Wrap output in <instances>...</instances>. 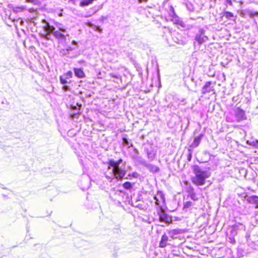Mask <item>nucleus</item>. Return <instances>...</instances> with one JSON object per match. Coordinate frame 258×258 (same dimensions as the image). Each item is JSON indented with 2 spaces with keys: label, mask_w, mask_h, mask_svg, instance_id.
Returning <instances> with one entry per match:
<instances>
[{
  "label": "nucleus",
  "mask_w": 258,
  "mask_h": 258,
  "mask_svg": "<svg viewBox=\"0 0 258 258\" xmlns=\"http://www.w3.org/2000/svg\"><path fill=\"white\" fill-rule=\"evenodd\" d=\"M122 162L123 160L121 158L117 161L112 159L109 160L107 162V171L105 173L106 177L111 179L122 180L126 173L125 163L120 165Z\"/></svg>",
  "instance_id": "nucleus-1"
},
{
  "label": "nucleus",
  "mask_w": 258,
  "mask_h": 258,
  "mask_svg": "<svg viewBox=\"0 0 258 258\" xmlns=\"http://www.w3.org/2000/svg\"><path fill=\"white\" fill-rule=\"evenodd\" d=\"M192 170L195 175L191 177L192 182L197 186L204 185L206 179L210 176V173L197 165L192 167Z\"/></svg>",
  "instance_id": "nucleus-2"
},
{
  "label": "nucleus",
  "mask_w": 258,
  "mask_h": 258,
  "mask_svg": "<svg viewBox=\"0 0 258 258\" xmlns=\"http://www.w3.org/2000/svg\"><path fill=\"white\" fill-rule=\"evenodd\" d=\"M209 40V37L206 35V31L200 28L196 32L194 39V47L195 49H199L201 46Z\"/></svg>",
  "instance_id": "nucleus-3"
},
{
  "label": "nucleus",
  "mask_w": 258,
  "mask_h": 258,
  "mask_svg": "<svg viewBox=\"0 0 258 258\" xmlns=\"http://www.w3.org/2000/svg\"><path fill=\"white\" fill-rule=\"evenodd\" d=\"M45 30L53 35L56 39L59 41H66V37L68 35L67 33H63L59 30H56L55 28L50 25L49 24H47L45 26Z\"/></svg>",
  "instance_id": "nucleus-4"
},
{
  "label": "nucleus",
  "mask_w": 258,
  "mask_h": 258,
  "mask_svg": "<svg viewBox=\"0 0 258 258\" xmlns=\"http://www.w3.org/2000/svg\"><path fill=\"white\" fill-rule=\"evenodd\" d=\"M45 30L53 35L56 39L59 41H66V37L68 35L67 33H63L59 30H56L55 28L50 25L49 24H47L45 26Z\"/></svg>",
  "instance_id": "nucleus-5"
},
{
  "label": "nucleus",
  "mask_w": 258,
  "mask_h": 258,
  "mask_svg": "<svg viewBox=\"0 0 258 258\" xmlns=\"http://www.w3.org/2000/svg\"><path fill=\"white\" fill-rule=\"evenodd\" d=\"M156 211L158 216V219L156 220L159 222L164 223L165 224H169L172 223V217L163 211L162 209L157 208Z\"/></svg>",
  "instance_id": "nucleus-6"
},
{
  "label": "nucleus",
  "mask_w": 258,
  "mask_h": 258,
  "mask_svg": "<svg viewBox=\"0 0 258 258\" xmlns=\"http://www.w3.org/2000/svg\"><path fill=\"white\" fill-rule=\"evenodd\" d=\"M123 194L124 192L122 191L117 189L115 187H112L109 191V197L111 200L115 201L118 200L120 197H122Z\"/></svg>",
  "instance_id": "nucleus-7"
},
{
  "label": "nucleus",
  "mask_w": 258,
  "mask_h": 258,
  "mask_svg": "<svg viewBox=\"0 0 258 258\" xmlns=\"http://www.w3.org/2000/svg\"><path fill=\"white\" fill-rule=\"evenodd\" d=\"M237 234V228L236 226H233L229 232H227L226 239L228 242L233 244L235 243V240L234 236Z\"/></svg>",
  "instance_id": "nucleus-8"
},
{
  "label": "nucleus",
  "mask_w": 258,
  "mask_h": 258,
  "mask_svg": "<svg viewBox=\"0 0 258 258\" xmlns=\"http://www.w3.org/2000/svg\"><path fill=\"white\" fill-rule=\"evenodd\" d=\"M154 199L155 200V205L157 206L156 209L157 208L162 209V206L161 205L160 203L162 202L163 204L165 202V198L164 194L162 191H159L157 195L154 197Z\"/></svg>",
  "instance_id": "nucleus-9"
},
{
  "label": "nucleus",
  "mask_w": 258,
  "mask_h": 258,
  "mask_svg": "<svg viewBox=\"0 0 258 258\" xmlns=\"http://www.w3.org/2000/svg\"><path fill=\"white\" fill-rule=\"evenodd\" d=\"M134 150L136 153V154L133 156V159L134 161L138 164L146 167L148 162L142 157L138 155L139 152L136 148H134Z\"/></svg>",
  "instance_id": "nucleus-10"
},
{
  "label": "nucleus",
  "mask_w": 258,
  "mask_h": 258,
  "mask_svg": "<svg viewBox=\"0 0 258 258\" xmlns=\"http://www.w3.org/2000/svg\"><path fill=\"white\" fill-rule=\"evenodd\" d=\"M186 232V229H174L168 231L169 236L174 239L178 237V235L182 234Z\"/></svg>",
  "instance_id": "nucleus-11"
},
{
  "label": "nucleus",
  "mask_w": 258,
  "mask_h": 258,
  "mask_svg": "<svg viewBox=\"0 0 258 258\" xmlns=\"http://www.w3.org/2000/svg\"><path fill=\"white\" fill-rule=\"evenodd\" d=\"M186 190L188 193V197L192 200L194 201H197L198 200V198L195 191V188L190 184L187 185Z\"/></svg>",
  "instance_id": "nucleus-12"
},
{
  "label": "nucleus",
  "mask_w": 258,
  "mask_h": 258,
  "mask_svg": "<svg viewBox=\"0 0 258 258\" xmlns=\"http://www.w3.org/2000/svg\"><path fill=\"white\" fill-rule=\"evenodd\" d=\"M212 82L211 81L207 82L202 89V94L203 95L209 93L214 91V86H211Z\"/></svg>",
  "instance_id": "nucleus-13"
},
{
  "label": "nucleus",
  "mask_w": 258,
  "mask_h": 258,
  "mask_svg": "<svg viewBox=\"0 0 258 258\" xmlns=\"http://www.w3.org/2000/svg\"><path fill=\"white\" fill-rule=\"evenodd\" d=\"M235 115L237 122H240L246 119L245 112L240 108H237L235 110Z\"/></svg>",
  "instance_id": "nucleus-14"
},
{
  "label": "nucleus",
  "mask_w": 258,
  "mask_h": 258,
  "mask_svg": "<svg viewBox=\"0 0 258 258\" xmlns=\"http://www.w3.org/2000/svg\"><path fill=\"white\" fill-rule=\"evenodd\" d=\"M144 151L146 152L149 160L153 161L154 159L156 156V152L154 151L152 147H150V148L147 147L145 148Z\"/></svg>",
  "instance_id": "nucleus-15"
},
{
  "label": "nucleus",
  "mask_w": 258,
  "mask_h": 258,
  "mask_svg": "<svg viewBox=\"0 0 258 258\" xmlns=\"http://www.w3.org/2000/svg\"><path fill=\"white\" fill-rule=\"evenodd\" d=\"M73 71L75 76L79 79H83L86 77L82 68H74Z\"/></svg>",
  "instance_id": "nucleus-16"
},
{
  "label": "nucleus",
  "mask_w": 258,
  "mask_h": 258,
  "mask_svg": "<svg viewBox=\"0 0 258 258\" xmlns=\"http://www.w3.org/2000/svg\"><path fill=\"white\" fill-rule=\"evenodd\" d=\"M168 236L165 233L163 235H162L161 240L159 242V247L161 248H164L168 244Z\"/></svg>",
  "instance_id": "nucleus-17"
},
{
  "label": "nucleus",
  "mask_w": 258,
  "mask_h": 258,
  "mask_svg": "<svg viewBox=\"0 0 258 258\" xmlns=\"http://www.w3.org/2000/svg\"><path fill=\"white\" fill-rule=\"evenodd\" d=\"M246 200L247 202L250 204L254 205L256 207L258 206V196H257L248 197Z\"/></svg>",
  "instance_id": "nucleus-18"
},
{
  "label": "nucleus",
  "mask_w": 258,
  "mask_h": 258,
  "mask_svg": "<svg viewBox=\"0 0 258 258\" xmlns=\"http://www.w3.org/2000/svg\"><path fill=\"white\" fill-rule=\"evenodd\" d=\"M203 136V135L202 134H200L198 136L195 137L193 142L189 146V148H195L197 147L199 145Z\"/></svg>",
  "instance_id": "nucleus-19"
},
{
  "label": "nucleus",
  "mask_w": 258,
  "mask_h": 258,
  "mask_svg": "<svg viewBox=\"0 0 258 258\" xmlns=\"http://www.w3.org/2000/svg\"><path fill=\"white\" fill-rule=\"evenodd\" d=\"M145 167H146L150 172L153 173H157L159 171V168L158 167L148 163Z\"/></svg>",
  "instance_id": "nucleus-20"
},
{
  "label": "nucleus",
  "mask_w": 258,
  "mask_h": 258,
  "mask_svg": "<svg viewBox=\"0 0 258 258\" xmlns=\"http://www.w3.org/2000/svg\"><path fill=\"white\" fill-rule=\"evenodd\" d=\"M122 144L123 146L126 147L127 148L133 147L132 143L128 138L125 137L122 138Z\"/></svg>",
  "instance_id": "nucleus-21"
},
{
  "label": "nucleus",
  "mask_w": 258,
  "mask_h": 258,
  "mask_svg": "<svg viewBox=\"0 0 258 258\" xmlns=\"http://www.w3.org/2000/svg\"><path fill=\"white\" fill-rule=\"evenodd\" d=\"M78 45L77 42L75 40H73L72 42L71 45L67 46L66 47V50L67 52H70V51H72L76 49V48H78Z\"/></svg>",
  "instance_id": "nucleus-22"
},
{
  "label": "nucleus",
  "mask_w": 258,
  "mask_h": 258,
  "mask_svg": "<svg viewBox=\"0 0 258 258\" xmlns=\"http://www.w3.org/2000/svg\"><path fill=\"white\" fill-rule=\"evenodd\" d=\"M109 76L112 78L115 79V80H113V81L117 84L121 83V76L118 73H110Z\"/></svg>",
  "instance_id": "nucleus-23"
},
{
  "label": "nucleus",
  "mask_w": 258,
  "mask_h": 258,
  "mask_svg": "<svg viewBox=\"0 0 258 258\" xmlns=\"http://www.w3.org/2000/svg\"><path fill=\"white\" fill-rule=\"evenodd\" d=\"M172 20L174 21V23L176 24L179 25L182 27H184V23L181 20V19L178 17L177 16H175L174 18L172 19Z\"/></svg>",
  "instance_id": "nucleus-24"
},
{
  "label": "nucleus",
  "mask_w": 258,
  "mask_h": 258,
  "mask_svg": "<svg viewBox=\"0 0 258 258\" xmlns=\"http://www.w3.org/2000/svg\"><path fill=\"white\" fill-rule=\"evenodd\" d=\"M55 26L57 28V30H59L63 33H67L66 28L63 24L57 22L55 23Z\"/></svg>",
  "instance_id": "nucleus-25"
},
{
  "label": "nucleus",
  "mask_w": 258,
  "mask_h": 258,
  "mask_svg": "<svg viewBox=\"0 0 258 258\" xmlns=\"http://www.w3.org/2000/svg\"><path fill=\"white\" fill-rule=\"evenodd\" d=\"M246 254L245 252L242 248H239L237 250V258H241Z\"/></svg>",
  "instance_id": "nucleus-26"
},
{
  "label": "nucleus",
  "mask_w": 258,
  "mask_h": 258,
  "mask_svg": "<svg viewBox=\"0 0 258 258\" xmlns=\"http://www.w3.org/2000/svg\"><path fill=\"white\" fill-rule=\"evenodd\" d=\"M67 79H66L64 77H63V75L59 76V81L61 84L62 85H67L68 84H70L72 82L71 80L69 81H67Z\"/></svg>",
  "instance_id": "nucleus-27"
},
{
  "label": "nucleus",
  "mask_w": 258,
  "mask_h": 258,
  "mask_svg": "<svg viewBox=\"0 0 258 258\" xmlns=\"http://www.w3.org/2000/svg\"><path fill=\"white\" fill-rule=\"evenodd\" d=\"M123 187L127 190L131 189L133 188V184L129 181H125L122 184Z\"/></svg>",
  "instance_id": "nucleus-28"
},
{
  "label": "nucleus",
  "mask_w": 258,
  "mask_h": 258,
  "mask_svg": "<svg viewBox=\"0 0 258 258\" xmlns=\"http://www.w3.org/2000/svg\"><path fill=\"white\" fill-rule=\"evenodd\" d=\"M223 16L225 17L228 19L231 20L234 17V15L230 12L225 11L223 13Z\"/></svg>",
  "instance_id": "nucleus-29"
},
{
  "label": "nucleus",
  "mask_w": 258,
  "mask_h": 258,
  "mask_svg": "<svg viewBox=\"0 0 258 258\" xmlns=\"http://www.w3.org/2000/svg\"><path fill=\"white\" fill-rule=\"evenodd\" d=\"M139 176V174L137 172H133L132 173L128 174L125 178L127 179H132V178H138Z\"/></svg>",
  "instance_id": "nucleus-30"
},
{
  "label": "nucleus",
  "mask_w": 258,
  "mask_h": 258,
  "mask_svg": "<svg viewBox=\"0 0 258 258\" xmlns=\"http://www.w3.org/2000/svg\"><path fill=\"white\" fill-rule=\"evenodd\" d=\"M62 75L63 76V77H64L66 79L69 80L70 79L73 77V75L72 71H69L66 73H64Z\"/></svg>",
  "instance_id": "nucleus-31"
},
{
  "label": "nucleus",
  "mask_w": 258,
  "mask_h": 258,
  "mask_svg": "<svg viewBox=\"0 0 258 258\" xmlns=\"http://www.w3.org/2000/svg\"><path fill=\"white\" fill-rule=\"evenodd\" d=\"M193 203L190 201H187L184 203L183 204V209H187L193 206Z\"/></svg>",
  "instance_id": "nucleus-32"
},
{
  "label": "nucleus",
  "mask_w": 258,
  "mask_h": 258,
  "mask_svg": "<svg viewBox=\"0 0 258 258\" xmlns=\"http://www.w3.org/2000/svg\"><path fill=\"white\" fill-rule=\"evenodd\" d=\"M169 14L172 19L177 16L172 6L170 7Z\"/></svg>",
  "instance_id": "nucleus-33"
},
{
  "label": "nucleus",
  "mask_w": 258,
  "mask_h": 258,
  "mask_svg": "<svg viewBox=\"0 0 258 258\" xmlns=\"http://www.w3.org/2000/svg\"><path fill=\"white\" fill-rule=\"evenodd\" d=\"M248 15L251 18H253L254 17H258V12L250 11L248 12Z\"/></svg>",
  "instance_id": "nucleus-34"
},
{
  "label": "nucleus",
  "mask_w": 258,
  "mask_h": 258,
  "mask_svg": "<svg viewBox=\"0 0 258 258\" xmlns=\"http://www.w3.org/2000/svg\"><path fill=\"white\" fill-rule=\"evenodd\" d=\"M191 148H188V153L187 156V159L188 161H190L192 158V150L190 149Z\"/></svg>",
  "instance_id": "nucleus-35"
},
{
  "label": "nucleus",
  "mask_w": 258,
  "mask_h": 258,
  "mask_svg": "<svg viewBox=\"0 0 258 258\" xmlns=\"http://www.w3.org/2000/svg\"><path fill=\"white\" fill-rule=\"evenodd\" d=\"M138 201L139 200H136L135 204H133V206L139 208L140 209H143V205L140 204H136L138 203Z\"/></svg>",
  "instance_id": "nucleus-36"
},
{
  "label": "nucleus",
  "mask_w": 258,
  "mask_h": 258,
  "mask_svg": "<svg viewBox=\"0 0 258 258\" xmlns=\"http://www.w3.org/2000/svg\"><path fill=\"white\" fill-rule=\"evenodd\" d=\"M63 85V86H62V89L64 91L67 92V91L71 90V88L69 86H67L66 85Z\"/></svg>",
  "instance_id": "nucleus-37"
},
{
  "label": "nucleus",
  "mask_w": 258,
  "mask_h": 258,
  "mask_svg": "<svg viewBox=\"0 0 258 258\" xmlns=\"http://www.w3.org/2000/svg\"><path fill=\"white\" fill-rule=\"evenodd\" d=\"M186 7H187V9L189 11L192 12V11H194L193 6H192V5L191 4L189 3V4H187L186 5Z\"/></svg>",
  "instance_id": "nucleus-38"
},
{
  "label": "nucleus",
  "mask_w": 258,
  "mask_h": 258,
  "mask_svg": "<svg viewBox=\"0 0 258 258\" xmlns=\"http://www.w3.org/2000/svg\"><path fill=\"white\" fill-rule=\"evenodd\" d=\"M24 10V8L21 7H17L16 8V11L17 12H21L23 10Z\"/></svg>",
  "instance_id": "nucleus-39"
},
{
  "label": "nucleus",
  "mask_w": 258,
  "mask_h": 258,
  "mask_svg": "<svg viewBox=\"0 0 258 258\" xmlns=\"http://www.w3.org/2000/svg\"><path fill=\"white\" fill-rule=\"evenodd\" d=\"M226 2L228 5L230 6H232V2L231 0H226Z\"/></svg>",
  "instance_id": "nucleus-40"
},
{
  "label": "nucleus",
  "mask_w": 258,
  "mask_h": 258,
  "mask_svg": "<svg viewBox=\"0 0 258 258\" xmlns=\"http://www.w3.org/2000/svg\"><path fill=\"white\" fill-rule=\"evenodd\" d=\"M148 0H138L139 3H147Z\"/></svg>",
  "instance_id": "nucleus-41"
},
{
  "label": "nucleus",
  "mask_w": 258,
  "mask_h": 258,
  "mask_svg": "<svg viewBox=\"0 0 258 258\" xmlns=\"http://www.w3.org/2000/svg\"><path fill=\"white\" fill-rule=\"evenodd\" d=\"M96 31H98L100 33H101L102 30V29L100 27H97L96 28Z\"/></svg>",
  "instance_id": "nucleus-42"
},
{
  "label": "nucleus",
  "mask_w": 258,
  "mask_h": 258,
  "mask_svg": "<svg viewBox=\"0 0 258 258\" xmlns=\"http://www.w3.org/2000/svg\"><path fill=\"white\" fill-rule=\"evenodd\" d=\"M37 0H27L28 2L29 3H36Z\"/></svg>",
  "instance_id": "nucleus-43"
},
{
  "label": "nucleus",
  "mask_w": 258,
  "mask_h": 258,
  "mask_svg": "<svg viewBox=\"0 0 258 258\" xmlns=\"http://www.w3.org/2000/svg\"><path fill=\"white\" fill-rule=\"evenodd\" d=\"M115 230H116L117 233H119L120 232V230L119 228H117Z\"/></svg>",
  "instance_id": "nucleus-44"
},
{
  "label": "nucleus",
  "mask_w": 258,
  "mask_h": 258,
  "mask_svg": "<svg viewBox=\"0 0 258 258\" xmlns=\"http://www.w3.org/2000/svg\"><path fill=\"white\" fill-rule=\"evenodd\" d=\"M181 102H182L183 104L185 103V100L184 99H183L181 101Z\"/></svg>",
  "instance_id": "nucleus-45"
},
{
  "label": "nucleus",
  "mask_w": 258,
  "mask_h": 258,
  "mask_svg": "<svg viewBox=\"0 0 258 258\" xmlns=\"http://www.w3.org/2000/svg\"><path fill=\"white\" fill-rule=\"evenodd\" d=\"M257 185L258 186V180H257Z\"/></svg>",
  "instance_id": "nucleus-46"
}]
</instances>
